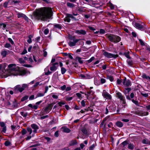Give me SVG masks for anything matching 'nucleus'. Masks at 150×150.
Returning <instances> with one entry per match:
<instances>
[{
    "label": "nucleus",
    "mask_w": 150,
    "mask_h": 150,
    "mask_svg": "<svg viewBox=\"0 0 150 150\" xmlns=\"http://www.w3.org/2000/svg\"><path fill=\"white\" fill-rule=\"evenodd\" d=\"M52 16V10L51 8H44L36 10L32 16L33 20H46L50 18Z\"/></svg>",
    "instance_id": "f257e3e1"
},
{
    "label": "nucleus",
    "mask_w": 150,
    "mask_h": 150,
    "mask_svg": "<svg viewBox=\"0 0 150 150\" xmlns=\"http://www.w3.org/2000/svg\"><path fill=\"white\" fill-rule=\"evenodd\" d=\"M8 71L9 75L17 76L20 74L19 67L15 64H10L8 66Z\"/></svg>",
    "instance_id": "f03ea898"
},
{
    "label": "nucleus",
    "mask_w": 150,
    "mask_h": 150,
    "mask_svg": "<svg viewBox=\"0 0 150 150\" xmlns=\"http://www.w3.org/2000/svg\"><path fill=\"white\" fill-rule=\"evenodd\" d=\"M107 38L110 41L115 43H117L121 40V38L119 36L113 34L108 35Z\"/></svg>",
    "instance_id": "7ed1b4c3"
},
{
    "label": "nucleus",
    "mask_w": 150,
    "mask_h": 150,
    "mask_svg": "<svg viewBox=\"0 0 150 150\" xmlns=\"http://www.w3.org/2000/svg\"><path fill=\"white\" fill-rule=\"evenodd\" d=\"M79 40L76 39L75 37H74L70 39V40L68 42V44L70 47L74 46Z\"/></svg>",
    "instance_id": "20e7f679"
},
{
    "label": "nucleus",
    "mask_w": 150,
    "mask_h": 150,
    "mask_svg": "<svg viewBox=\"0 0 150 150\" xmlns=\"http://www.w3.org/2000/svg\"><path fill=\"white\" fill-rule=\"evenodd\" d=\"M115 106L114 105H111L108 107L107 106L105 111V113L106 114H107L109 112L114 111L115 110Z\"/></svg>",
    "instance_id": "39448f33"
},
{
    "label": "nucleus",
    "mask_w": 150,
    "mask_h": 150,
    "mask_svg": "<svg viewBox=\"0 0 150 150\" xmlns=\"http://www.w3.org/2000/svg\"><path fill=\"white\" fill-rule=\"evenodd\" d=\"M103 54L105 57L107 58H116L118 57V55H115L106 52H105L103 53Z\"/></svg>",
    "instance_id": "423d86ee"
},
{
    "label": "nucleus",
    "mask_w": 150,
    "mask_h": 150,
    "mask_svg": "<svg viewBox=\"0 0 150 150\" xmlns=\"http://www.w3.org/2000/svg\"><path fill=\"white\" fill-rule=\"evenodd\" d=\"M102 96L108 100H111L112 98L111 96L105 90H103L102 92Z\"/></svg>",
    "instance_id": "0eeeda50"
},
{
    "label": "nucleus",
    "mask_w": 150,
    "mask_h": 150,
    "mask_svg": "<svg viewBox=\"0 0 150 150\" xmlns=\"http://www.w3.org/2000/svg\"><path fill=\"white\" fill-rule=\"evenodd\" d=\"M59 66V64L58 62H55L51 64L50 67V70L52 71H55Z\"/></svg>",
    "instance_id": "6e6552de"
},
{
    "label": "nucleus",
    "mask_w": 150,
    "mask_h": 150,
    "mask_svg": "<svg viewBox=\"0 0 150 150\" xmlns=\"http://www.w3.org/2000/svg\"><path fill=\"white\" fill-rule=\"evenodd\" d=\"M11 52L10 51H9L8 50H3L2 51L1 54V56L3 57H6V55L8 54V53H10V52Z\"/></svg>",
    "instance_id": "1a4fd4ad"
},
{
    "label": "nucleus",
    "mask_w": 150,
    "mask_h": 150,
    "mask_svg": "<svg viewBox=\"0 0 150 150\" xmlns=\"http://www.w3.org/2000/svg\"><path fill=\"white\" fill-rule=\"evenodd\" d=\"M17 17L18 18H23L25 20L28 21V18L23 13H20L17 14Z\"/></svg>",
    "instance_id": "9d476101"
},
{
    "label": "nucleus",
    "mask_w": 150,
    "mask_h": 150,
    "mask_svg": "<svg viewBox=\"0 0 150 150\" xmlns=\"http://www.w3.org/2000/svg\"><path fill=\"white\" fill-rule=\"evenodd\" d=\"M123 84L127 86H131V82L129 80H127L126 78L124 79L123 82Z\"/></svg>",
    "instance_id": "9b49d317"
},
{
    "label": "nucleus",
    "mask_w": 150,
    "mask_h": 150,
    "mask_svg": "<svg viewBox=\"0 0 150 150\" xmlns=\"http://www.w3.org/2000/svg\"><path fill=\"white\" fill-rule=\"evenodd\" d=\"M14 90L16 92L19 91L20 92L23 91L21 86L20 85H18L15 87Z\"/></svg>",
    "instance_id": "f8f14e48"
},
{
    "label": "nucleus",
    "mask_w": 150,
    "mask_h": 150,
    "mask_svg": "<svg viewBox=\"0 0 150 150\" xmlns=\"http://www.w3.org/2000/svg\"><path fill=\"white\" fill-rule=\"evenodd\" d=\"M31 127L33 129V132L35 133L37 132V130L39 129L38 127L36 125L32 124L31 125Z\"/></svg>",
    "instance_id": "ddd939ff"
},
{
    "label": "nucleus",
    "mask_w": 150,
    "mask_h": 150,
    "mask_svg": "<svg viewBox=\"0 0 150 150\" xmlns=\"http://www.w3.org/2000/svg\"><path fill=\"white\" fill-rule=\"evenodd\" d=\"M75 32L79 35H85L86 34V31L83 30H76L75 31Z\"/></svg>",
    "instance_id": "4468645a"
},
{
    "label": "nucleus",
    "mask_w": 150,
    "mask_h": 150,
    "mask_svg": "<svg viewBox=\"0 0 150 150\" xmlns=\"http://www.w3.org/2000/svg\"><path fill=\"white\" fill-rule=\"evenodd\" d=\"M117 97L119 98L120 100H123V98L125 97L122 95L121 93L117 91H116Z\"/></svg>",
    "instance_id": "2eb2a0df"
},
{
    "label": "nucleus",
    "mask_w": 150,
    "mask_h": 150,
    "mask_svg": "<svg viewBox=\"0 0 150 150\" xmlns=\"http://www.w3.org/2000/svg\"><path fill=\"white\" fill-rule=\"evenodd\" d=\"M144 24L143 23H142L141 25L138 23H135L134 25V26L136 28L139 30H141L143 28V25Z\"/></svg>",
    "instance_id": "dca6fc26"
},
{
    "label": "nucleus",
    "mask_w": 150,
    "mask_h": 150,
    "mask_svg": "<svg viewBox=\"0 0 150 150\" xmlns=\"http://www.w3.org/2000/svg\"><path fill=\"white\" fill-rule=\"evenodd\" d=\"M52 108V106L50 105H49L45 108L44 110L46 113H48L50 111Z\"/></svg>",
    "instance_id": "f3484780"
},
{
    "label": "nucleus",
    "mask_w": 150,
    "mask_h": 150,
    "mask_svg": "<svg viewBox=\"0 0 150 150\" xmlns=\"http://www.w3.org/2000/svg\"><path fill=\"white\" fill-rule=\"evenodd\" d=\"M68 14H66V16L65 18H64V21L65 22H67L69 23L70 21V17L68 16Z\"/></svg>",
    "instance_id": "a211bd4d"
},
{
    "label": "nucleus",
    "mask_w": 150,
    "mask_h": 150,
    "mask_svg": "<svg viewBox=\"0 0 150 150\" xmlns=\"http://www.w3.org/2000/svg\"><path fill=\"white\" fill-rule=\"evenodd\" d=\"M142 142L144 144H150V141L148 140L147 139H145L142 141Z\"/></svg>",
    "instance_id": "6ab92c4d"
},
{
    "label": "nucleus",
    "mask_w": 150,
    "mask_h": 150,
    "mask_svg": "<svg viewBox=\"0 0 150 150\" xmlns=\"http://www.w3.org/2000/svg\"><path fill=\"white\" fill-rule=\"evenodd\" d=\"M134 146L133 144L131 143L128 144V148L129 149L131 150H133L134 148Z\"/></svg>",
    "instance_id": "aec40b11"
},
{
    "label": "nucleus",
    "mask_w": 150,
    "mask_h": 150,
    "mask_svg": "<svg viewBox=\"0 0 150 150\" xmlns=\"http://www.w3.org/2000/svg\"><path fill=\"white\" fill-rule=\"evenodd\" d=\"M63 131L64 132L69 133L70 132V130L68 128L66 127H62Z\"/></svg>",
    "instance_id": "412c9836"
},
{
    "label": "nucleus",
    "mask_w": 150,
    "mask_h": 150,
    "mask_svg": "<svg viewBox=\"0 0 150 150\" xmlns=\"http://www.w3.org/2000/svg\"><path fill=\"white\" fill-rule=\"evenodd\" d=\"M45 74L46 75L50 74L52 73L51 72H50L49 71V69L47 67L45 69Z\"/></svg>",
    "instance_id": "4be33fe9"
},
{
    "label": "nucleus",
    "mask_w": 150,
    "mask_h": 150,
    "mask_svg": "<svg viewBox=\"0 0 150 150\" xmlns=\"http://www.w3.org/2000/svg\"><path fill=\"white\" fill-rule=\"evenodd\" d=\"M116 124L117 126L119 127H122L123 126L122 123L120 121H117V122Z\"/></svg>",
    "instance_id": "5701e85b"
},
{
    "label": "nucleus",
    "mask_w": 150,
    "mask_h": 150,
    "mask_svg": "<svg viewBox=\"0 0 150 150\" xmlns=\"http://www.w3.org/2000/svg\"><path fill=\"white\" fill-rule=\"evenodd\" d=\"M29 86V84H23L22 85L21 87L23 91L26 88L28 87Z\"/></svg>",
    "instance_id": "b1692460"
},
{
    "label": "nucleus",
    "mask_w": 150,
    "mask_h": 150,
    "mask_svg": "<svg viewBox=\"0 0 150 150\" xmlns=\"http://www.w3.org/2000/svg\"><path fill=\"white\" fill-rule=\"evenodd\" d=\"M67 5L68 7L72 8H73L75 6V5L74 4L69 2L67 3Z\"/></svg>",
    "instance_id": "393cba45"
},
{
    "label": "nucleus",
    "mask_w": 150,
    "mask_h": 150,
    "mask_svg": "<svg viewBox=\"0 0 150 150\" xmlns=\"http://www.w3.org/2000/svg\"><path fill=\"white\" fill-rule=\"evenodd\" d=\"M20 114L22 116L25 117H26L28 115V113L27 112H21Z\"/></svg>",
    "instance_id": "a878e982"
},
{
    "label": "nucleus",
    "mask_w": 150,
    "mask_h": 150,
    "mask_svg": "<svg viewBox=\"0 0 150 150\" xmlns=\"http://www.w3.org/2000/svg\"><path fill=\"white\" fill-rule=\"evenodd\" d=\"M54 26L55 28L59 29H61L62 28L61 25L59 24H56L54 25Z\"/></svg>",
    "instance_id": "bb28decb"
},
{
    "label": "nucleus",
    "mask_w": 150,
    "mask_h": 150,
    "mask_svg": "<svg viewBox=\"0 0 150 150\" xmlns=\"http://www.w3.org/2000/svg\"><path fill=\"white\" fill-rule=\"evenodd\" d=\"M76 144V141L75 140H73L70 142L69 144L70 146H73Z\"/></svg>",
    "instance_id": "cd10ccee"
},
{
    "label": "nucleus",
    "mask_w": 150,
    "mask_h": 150,
    "mask_svg": "<svg viewBox=\"0 0 150 150\" xmlns=\"http://www.w3.org/2000/svg\"><path fill=\"white\" fill-rule=\"evenodd\" d=\"M66 69L63 67H62L61 68V72L62 74H64L66 71Z\"/></svg>",
    "instance_id": "c85d7f7f"
},
{
    "label": "nucleus",
    "mask_w": 150,
    "mask_h": 150,
    "mask_svg": "<svg viewBox=\"0 0 150 150\" xmlns=\"http://www.w3.org/2000/svg\"><path fill=\"white\" fill-rule=\"evenodd\" d=\"M76 60L78 61L80 64H82L83 63V61L81 60V58L80 57H76Z\"/></svg>",
    "instance_id": "c756f323"
},
{
    "label": "nucleus",
    "mask_w": 150,
    "mask_h": 150,
    "mask_svg": "<svg viewBox=\"0 0 150 150\" xmlns=\"http://www.w3.org/2000/svg\"><path fill=\"white\" fill-rule=\"evenodd\" d=\"M4 47L6 48L10 49V48H11V46L9 43H6Z\"/></svg>",
    "instance_id": "7c9ffc66"
},
{
    "label": "nucleus",
    "mask_w": 150,
    "mask_h": 150,
    "mask_svg": "<svg viewBox=\"0 0 150 150\" xmlns=\"http://www.w3.org/2000/svg\"><path fill=\"white\" fill-rule=\"evenodd\" d=\"M108 6L110 7V8L112 9H113L114 8V6L111 3H108Z\"/></svg>",
    "instance_id": "2f4dec72"
},
{
    "label": "nucleus",
    "mask_w": 150,
    "mask_h": 150,
    "mask_svg": "<svg viewBox=\"0 0 150 150\" xmlns=\"http://www.w3.org/2000/svg\"><path fill=\"white\" fill-rule=\"evenodd\" d=\"M87 93L88 94V96H87V98H88V96L90 94L93 95L94 93V92H93L92 91L90 90L89 91H88L87 92Z\"/></svg>",
    "instance_id": "473e14b6"
},
{
    "label": "nucleus",
    "mask_w": 150,
    "mask_h": 150,
    "mask_svg": "<svg viewBox=\"0 0 150 150\" xmlns=\"http://www.w3.org/2000/svg\"><path fill=\"white\" fill-rule=\"evenodd\" d=\"M68 16L70 17V18H71L72 20H76V19L75 17H74L72 15L68 14Z\"/></svg>",
    "instance_id": "72a5a7b5"
},
{
    "label": "nucleus",
    "mask_w": 150,
    "mask_h": 150,
    "mask_svg": "<svg viewBox=\"0 0 150 150\" xmlns=\"http://www.w3.org/2000/svg\"><path fill=\"white\" fill-rule=\"evenodd\" d=\"M108 79H109L111 81H113L114 79L112 76H108L107 77Z\"/></svg>",
    "instance_id": "f704fd0d"
},
{
    "label": "nucleus",
    "mask_w": 150,
    "mask_h": 150,
    "mask_svg": "<svg viewBox=\"0 0 150 150\" xmlns=\"http://www.w3.org/2000/svg\"><path fill=\"white\" fill-rule=\"evenodd\" d=\"M128 144L127 142L126 141H125L123 142L121 144V145L122 146H126Z\"/></svg>",
    "instance_id": "c9c22d12"
},
{
    "label": "nucleus",
    "mask_w": 150,
    "mask_h": 150,
    "mask_svg": "<svg viewBox=\"0 0 150 150\" xmlns=\"http://www.w3.org/2000/svg\"><path fill=\"white\" fill-rule=\"evenodd\" d=\"M66 87V86L65 85H64L63 86L60 87L59 89L62 90L64 91L65 90Z\"/></svg>",
    "instance_id": "e433bc0d"
},
{
    "label": "nucleus",
    "mask_w": 150,
    "mask_h": 150,
    "mask_svg": "<svg viewBox=\"0 0 150 150\" xmlns=\"http://www.w3.org/2000/svg\"><path fill=\"white\" fill-rule=\"evenodd\" d=\"M28 96H25L22 98L21 100L22 101L26 100L28 99Z\"/></svg>",
    "instance_id": "4c0bfd02"
},
{
    "label": "nucleus",
    "mask_w": 150,
    "mask_h": 150,
    "mask_svg": "<svg viewBox=\"0 0 150 150\" xmlns=\"http://www.w3.org/2000/svg\"><path fill=\"white\" fill-rule=\"evenodd\" d=\"M100 81L102 84L106 82L105 79L103 78H100Z\"/></svg>",
    "instance_id": "58836bf2"
},
{
    "label": "nucleus",
    "mask_w": 150,
    "mask_h": 150,
    "mask_svg": "<svg viewBox=\"0 0 150 150\" xmlns=\"http://www.w3.org/2000/svg\"><path fill=\"white\" fill-rule=\"evenodd\" d=\"M121 100L122 102V104H123L122 106H125L126 102L125 101V98H123V100Z\"/></svg>",
    "instance_id": "ea45409f"
},
{
    "label": "nucleus",
    "mask_w": 150,
    "mask_h": 150,
    "mask_svg": "<svg viewBox=\"0 0 150 150\" xmlns=\"http://www.w3.org/2000/svg\"><path fill=\"white\" fill-rule=\"evenodd\" d=\"M124 55L125 56L127 57V58L129 59L130 58V57L129 55V53L128 52H125L124 53Z\"/></svg>",
    "instance_id": "a19ab883"
},
{
    "label": "nucleus",
    "mask_w": 150,
    "mask_h": 150,
    "mask_svg": "<svg viewBox=\"0 0 150 150\" xmlns=\"http://www.w3.org/2000/svg\"><path fill=\"white\" fill-rule=\"evenodd\" d=\"M27 130L28 132H29V134H31V133L32 132V130L30 128H27Z\"/></svg>",
    "instance_id": "79ce46f5"
},
{
    "label": "nucleus",
    "mask_w": 150,
    "mask_h": 150,
    "mask_svg": "<svg viewBox=\"0 0 150 150\" xmlns=\"http://www.w3.org/2000/svg\"><path fill=\"white\" fill-rule=\"evenodd\" d=\"M132 101L136 105H139V103L137 101L135 100L134 99H132Z\"/></svg>",
    "instance_id": "37998d69"
},
{
    "label": "nucleus",
    "mask_w": 150,
    "mask_h": 150,
    "mask_svg": "<svg viewBox=\"0 0 150 150\" xmlns=\"http://www.w3.org/2000/svg\"><path fill=\"white\" fill-rule=\"evenodd\" d=\"M19 61L21 63H25V61L22 58H19Z\"/></svg>",
    "instance_id": "c03bdc74"
},
{
    "label": "nucleus",
    "mask_w": 150,
    "mask_h": 150,
    "mask_svg": "<svg viewBox=\"0 0 150 150\" xmlns=\"http://www.w3.org/2000/svg\"><path fill=\"white\" fill-rule=\"evenodd\" d=\"M95 59V57H92L89 60H88V63H90L93 60Z\"/></svg>",
    "instance_id": "a18cd8bd"
},
{
    "label": "nucleus",
    "mask_w": 150,
    "mask_h": 150,
    "mask_svg": "<svg viewBox=\"0 0 150 150\" xmlns=\"http://www.w3.org/2000/svg\"><path fill=\"white\" fill-rule=\"evenodd\" d=\"M81 104L83 107H84L86 105V102L84 100H82L81 102Z\"/></svg>",
    "instance_id": "49530a36"
},
{
    "label": "nucleus",
    "mask_w": 150,
    "mask_h": 150,
    "mask_svg": "<svg viewBox=\"0 0 150 150\" xmlns=\"http://www.w3.org/2000/svg\"><path fill=\"white\" fill-rule=\"evenodd\" d=\"M0 126L2 127L6 126L4 123L3 122H0Z\"/></svg>",
    "instance_id": "de8ad7c7"
},
{
    "label": "nucleus",
    "mask_w": 150,
    "mask_h": 150,
    "mask_svg": "<svg viewBox=\"0 0 150 150\" xmlns=\"http://www.w3.org/2000/svg\"><path fill=\"white\" fill-rule=\"evenodd\" d=\"M49 32V30L48 29H46L45 30L44 33L45 35H47L48 34Z\"/></svg>",
    "instance_id": "09e8293b"
},
{
    "label": "nucleus",
    "mask_w": 150,
    "mask_h": 150,
    "mask_svg": "<svg viewBox=\"0 0 150 150\" xmlns=\"http://www.w3.org/2000/svg\"><path fill=\"white\" fill-rule=\"evenodd\" d=\"M99 32L100 33L102 34H104L105 33V30L102 29L100 30Z\"/></svg>",
    "instance_id": "8fccbe9b"
},
{
    "label": "nucleus",
    "mask_w": 150,
    "mask_h": 150,
    "mask_svg": "<svg viewBox=\"0 0 150 150\" xmlns=\"http://www.w3.org/2000/svg\"><path fill=\"white\" fill-rule=\"evenodd\" d=\"M27 52V50L25 48L24 49L23 51L21 53V54H26Z\"/></svg>",
    "instance_id": "3c124183"
},
{
    "label": "nucleus",
    "mask_w": 150,
    "mask_h": 150,
    "mask_svg": "<svg viewBox=\"0 0 150 150\" xmlns=\"http://www.w3.org/2000/svg\"><path fill=\"white\" fill-rule=\"evenodd\" d=\"M44 94L43 93H38L37 95V97L43 96H44Z\"/></svg>",
    "instance_id": "603ef678"
},
{
    "label": "nucleus",
    "mask_w": 150,
    "mask_h": 150,
    "mask_svg": "<svg viewBox=\"0 0 150 150\" xmlns=\"http://www.w3.org/2000/svg\"><path fill=\"white\" fill-rule=\"evenodd\" d=\"M8 40L10 42V43H11V44H14V42L13 41V40H12V39L11 38H8Z\"/></svg>",
    "instance_id": "864d4df0"
},
{
    "label": "nucleus",
    "mask_w": 150,
    "mask_h": 150,
    "mask_svg": "<svg viewBox=\"0 0 150 150\" xmlns=\"http://www.w3.org/2000/svg\"><path fill=\"white\" fill-rule=\"evenodd\" d=\"M127 62L129 65L131 66L132 64V62L130 60H128L127 61Z\"/></svg>",
    "instance_id": "5fc2aeb1"
},
{
    "label": "nucleus",
    "mask_w": 150,
    "mask_h": 150,
    "mask_svg": "<svg viewBox=\"0 0 150 150\" xmlns=\"http://www.w3.org/2000/svg\"><path fill=\"white\" fill-rule=\"evenodd\" d=\"M6 127H3L2 129V132L4 133H5L6 131Z\"/></svg>",
    "instance_id": "6e6d98bb"
},
{
    "label": "nucleus",
    "mask_w": 150,
    "mask_h": 150,
    "mask_svg": "<svg viewBox=\"0 0 150 150\" xmlns=\"http://www.w3.org/2000/svg\"><path fill=\"white\" fill-rule=\"evenodd\" d=\"M22 134L23 135H24L25 134L27 133V131L25 129H23L22 131Z\"/></svg>",
    "instance_id": "4d7b16f0"
},
{
    "label": "nucleus",
    "mask_w": 150,
    "mask_h": 150,
    "mask_svg": "<svg viewBox=\"0 0 150 150\" xmlns=\"http://www.w3.org/2000/svg\"><path fill=\"white\" fill-rule=\"evenodd\" d=\"M80 77L83 79H86V74H81L80 75Z\"/></svg>",
    "instance_id": "13d9d810"
},
{
    "label": "nucleus",
    "mask_w": 150,
    "mask_h": 150,
    "mask_svg": "<svg viewBox=\"0 0 150 150\" xmlns=\"http://www.w3.org/2000/svg\"><path fill=\"white\" fill-rule=\"evenodd\" d=\"M149 76H147L146 74H143L142 75V77L144 79H148V78Z\"/></svg>",
    "instance_id": "bf43d9fd"
},
{
    "label": "nucleus",
    "mask_w": 150,
    "mask_h": 150,
    "mask_svg": "<svg viewBox=\"0 0 150 150\" xmlns=\"http://www.w3.org/2000/svg\"><path fill=\"white\" fill-rule=\"evenodd\" d=\"M131 90L130 88H125V90L127 91V93H128Z\"/></svg>",
    "instance_id": "052dcab7"
},
{
    "label": "nucleus",
    "mask_w": 150,
    "mask_h": 150,
    "mask_svg": "<svg viewBox=\"0 0 150 150\" xmlns=\"http://www.w3.org/2000/svg\"><path fill=\"white\" fill-rule=\"evenodd\" d=\"M122 82V81L121 80L117 79V84H120Z\"/></svg>",
    "instance_id": "680f3d73"
},
{
    "label": "nucleus",
    "mask_w": 150,
    "mask_h": 150,
    "mask_svg": "<svg viewBox=\"0 0 150 150\" xmlns=\"http://www.w3.org/2000/svg\"><path fill=\"white\" fill-rule=\"evenodd\" d=\"M142 95L145 97H147L148 96V94L146 93H142Z\"/></svg>",
    "instance_id": "e2e57ef3"
},
{
    "label": "nucleus",
    "mask_w": 150,
    "mask_h": 150,
    "mask_svg": "<svg viewBox=\"0 0 150 150\" xmlns=\"http://www.w3.org/2000/svg\"><path fill=\"white\" fill-rule=\"evenodd\" d=\"M139 41L141 45L144 46L145 45L144 42L141 39L139 40Z\"/></svg>",
    "instance_id": "0e129e2a"
},
{
    "label": "nucleus",
    "mask_w": 150,
    "mask_h": 150,
    "mask_svg": "<svg viewBox=\"0 0 150 150\" xmlns=\"http://www.w3.org/2000/svg\"><path fill=\"white\" fill-rule=\"evenodd\" d=\"M66 100L67 101H70L72 99V97H67V98H66Z\"/></svg>",
    "instance_id": "69168bd1"
},
{
    "label": "nucleus",
    "mask_w": 150,
    "mask_h": 150,
    "mask_svg": "<svg viewBox=\"0 0 150 150\" xmlns=\"http://www.w3.org/2000/svg\"><path fill=\"white\" fill-rule=\"evenodd\" d=\"M5 144L6 146H8L10 144V142L8 141H6L5 142Z\"/></svg>",
    "instance_id": "338daca9"
},
{
    "label": "nucleus",
    "mask_w": 150,
    "mask_h": 150,
    "mask_svg": "<svg viewBox=\"0 0 150 150\" xmlns=\"http://www.w3.org/2000/svg\"><path fill=\"white\" fill-rule=\"evenodd\" d=\"M34 97L35 96L34 95H32L30 97L29 99L30 100H32L34 99Z\"/></svg>",
    "instance_id": "774afa93"
}]
</instances>
